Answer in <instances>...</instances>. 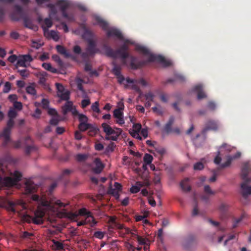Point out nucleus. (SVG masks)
I'll use <instances>...</instances> for the list:
<instances>
[{
  "label": "nucleus",
  "mask_w": 251,
  "mask_h": 251,
  "mask_svg": "<svg viewBox=\"0 0 251 251\" xmlns=\"http://www.w3.org/2000/svg\"><path fill=\"white\" fill-rule=\"evenodd\" d=\"M42 67L46 70L50 72L53 73L57 72V70L52 67L50 63H44L42 64Z\"/></svg>",
  "instance_id": "obj_32"
},
{
  "label": "nucleus",
  "mask_w": 251,
  "mask_h": 251,
  "mask_svg": "<svg viewBox=\"0 0 251 251\" xmlns=\"http://www.w3.org/2000/svg\"><path fill=\"white\" fill-rule=\"evenodd\" d=\"M78 120L80 122V123H87L88 119L86 115L82 114H80L78 116Z\"/></svg>",
  "instance_id": "obj_47"
},
{
  "label": "nucleus",
  "mask_w": 251,
  "mask_h": 251,
  "mask_svg": "<svg viewBox=\"0 0 251 251\" xmlns=\"http://www.w3.org/2000/svg\"><path fill=\"white\" fill-rule=\"evenodd\" d=\"M26 91L28 94L32 95H35L36 94V91L33 86L29 85L26 88Z\"/></svg>",
  "instance_id": "obj_41"
},
{
  "label": "nucleus",
  "mask_w": 251,
  "mask_h": 251,
  "mask_svg": "<svg viewBox=\"0 0 251 251\" xmlns=\"http://www.w3.org/2000/svg\"><path fill=\"white\" fill-rule=\"evenodd\" d=\"M228 205L224 203H222L219 206V210L222 212H225L227 210Z\"/></svg>",
  "instance_id": "obj_64"
},
{
  "label": "nucleus",
  "mask_w": 251,
  "mask_h": 251,
  "mask_svg": "<svg viewBox=\"0 0 251 251\" xmlns=\"http://www.w3.org/2000/svg\"><path fill=\"white\" fill-rule=\"evenodd\" d=\"M153 160L152 156L148 153H146L144 157V161L147 164H150Z\"/></svg>",
  "instance_id": "obj_38"
},
{
  "label": "nucleus",
  "mask_w": 251,
  "mask_h": 251,
  "mask_svg": "<svg viewBox=\"0 0 251 251\" xmlns=\"http://www.w3.org/2000/svg\"><path fill=\"white\" fill-rule=\"evenodd\" d=\"M57 96L61 100L68 101L70 98V92L67 90H65L63 92L57 93Z\"/></svg>",
  "instance_id": "obj_27"
},
{
  "label": "nucleus",
  "mask_w": 251,
  "mask_h": 251,
  "mask_svg": "<svg viewBox=\"0 0 251 251\" xmlns=\"http://www.w3.org/2000/svg\"><path fill=\"white\" fill-rule=\"evenodd\" d=\"M113 226L114 227L118 229L121 230L124 229V225L116 222L115 220H112Z\"/></svg>",
  "instance_id": "obj_59"
},
{
  "label": "nucleus",
  "mask_w": 251,
  "mask_h": 251,
  "mask_svg": "<svg viewBox=\"0 0 251 251\" xmlns=\"http://www.w3.org/2000/svg\"><path fill=\"white\" fill-rule=\"evenodd\" d=\"M97 222L94 219L93 216H88L85 217L84 220H82L77 223L78 226H83L85 225H89L91 227L94 226L96 225Z\"/></svg>",
  "instance_id": "obj_16"
},
{
  "label": "nucleus",
  "mask_w": 251,
  "mask_h": 251,
  "mask_svg": "<svg viewBox=\"0 0 251 251\" xmlns=\"http://www.w3.org/2000/svg\"><path fill=\"white\" fill-rule=\"evenodd\" d=\"M59 116H57L55 117H52L50 121V125L52 126H56L58 125L59 122Z\"/></svg>",
  "instance_id": "obj_42"
},
{
  "label": "nucleus",
  "mask_w": 251,
  "mask_h": 251,
  "mask_svg": "<svg viewBox=\"0 0 251 251\" xmlns=\"http://www.w3.org/2000/svg\"><path fill=\"white\" fill-rule=\"evenodd\" d=\"M55 86L57 89V94L63 92V91L66 90L64 86L60 83H56Z\"/></svg>",
  "instance_id": "obj_53"
},
{
  "label": "nucleus",
  "mask_w": 251,
  "mask_h": 251,
  "mask_svg": "<svg viewBox=\"0 0 251 251\" xmlns=\"http://www.w3.org/2000/svg\"><path fill=\"white\" fill-rule=\"evenodd\" d=\"M52 58L55 62L58 64L59 65L62 66L63 65V62L58 55H53Z\"/></svg>",
  "instance_id": "obj_56"
},
{
  "label": "nucleus",
  "mask_w": 251,
  "mask_h": 251,
  "mask_svg": "<svg viewBox=\"0 0 251 251\" xmlns=\"http://www.w3.org/2000/svg\"><path fill=\"white\" fill-rule=\"evenodd\" d=\"M240 156L241 153L240 152H237L235 154L233 155L227 156V160L225 163L222 164L217 169H214L212 171L213 175H215V174H216V176H218L220 174V172L221 169L229 166L232 160L239 158Z\"/></svg>",
  "instance_id": "obj_9"
},
{
  "label": "nucleus",
  "mask_w": 251,
  "mask_h": 251,
  "mask_svg": "<svg viewBox=\"0 0 251 251\" xmlns=\"http://www.w3.org/2000/svg\"><path fill=\"white\" fill-rule=\"evenodd\" d=\"M92 127V125L87 123H80L78 125V128L81 131H85Z\"/></svg>",
  "instance_id": "obj_34"
},
{
  "label": "nucleus",
  "mask_w": 251,
  "mask_h": 251,
  "mask_svg": "<svg viewBox=\"0 0 251 251\" xmlns=\"http://www.w3.org/2000/svg\"><path fill=\"white\" fill-rule=\"evenodd\" d=\"M92 110L97 114H100L101 112L99 108V102L98 101H95L91 105Z\"/></svg>",
  "instance_id": "obj_36"
},
{
  "label": "nucleus",
  "mask_w": 251,
  "mask_h": 251,
  "mask_svg": "<svg viewBox=\"0 0 251 251\" xmlns=\"http://www.w3.org/2000/svg\"><path fill=\"white\" fill-rule=\"evenodd\" d=\"M128 46L126 44L122 45L119 49L115 50V59L120 58L123 65H126V59H130V67L132 69H137L147 65L146 61H138L137 58L133 56L130 55L128 52Z\"/></svg>",
  "instance_id": "obj_2"
},
{
  "label": "nucleus",
  "mask_w": 251,
  "mask_h": 251,
  "mask_svg": "<svg viewBox=\"0 0 251 251\" xmlns=\"http://www.w3.org/2000/svg\"><path fill=\"white\" fill-rule=\"evenodd\" d=\"M11 89V84L9 82H6L4 86V88L3 89V92L4 93H8L10 90Z\"/></svg>",
  "instance_id": "obj_60"
},
{
  "label": "nucleus",
  "mask_w": 251,
  "mask_h": 251,
  "mask_svg": "<svg viewBox=\"0 0 251 251\" xmlns=\"http://www.w3.org/2000/svg\"><path fill=\"white\" fill-rule=\"evenodd\" d=\"M104 236V232L100 231H96L94 234V237L99 239H102Z\"/></svg>",
  "instance_id": "obj_52"
},
{
  "label": "nucleus",
  "mask_w": 251,
  "mask_h": 251,
  "mask_svg": "<svg viewBox=\"0 0 251 251\" xmlns=\"http://www.w3.org/2000/svg\"><path fill=\"white\" fill-rule=\"evenodd\" d=\"M114 188L109 187L108 192L109 194L112 195L116 199L119 198V192L122 191V186L118 182H115L114 184Z\"/></svg>",
  "instance_id": "obj_15"
},
{
  "label": "nucleus",
  "mask_w": 251,
  "mask_h": 251,
  "mask_svg": "<svg viewBox=\"0 0 251 251\" xmlns=\"http://www.w3.org/2000/svg\"><path fill=\"white\" fill-rule=\"evenodd\" d=\"M94 163L95 167L93 168V172L97 174H100L104 168L103 164L98 158L95 159Z\"/></svg>",
  "instance_id": "obj_20"
},
{
  "label": "nucleus",
  "mask_w": 251,
  "mask_h": 251,
  "mask_svg": "<svg viewBox=\"0 0 251 251\" xmlns=\"http://www.w3.org/2000/svg\"><path fill=\"white\" fill-rule=\"evenodd\" d=\"M79 213L80 215L82 216H85L86 217L88 216L89 215L93 216L92 213L90 212H89L85 208L80 209L79 211Z\"/></svg>",
  "instance_id": "obj_49"
},
{
  "label": "nucleus",
  "mask_w": 251,
  "mask_h": 251,
  "mask_svg": "<svg viewBox=\"0 0 251 251\" xmlns=\"http://www.w3.org/2000/svg\"><path fill=\"white\" fill-rule=\"evenodd\" d=\"M73 103L71 101L68 100L65 104L62 107V110L63 115H66L69 112L72 110Z\"/></svg>",
  "instance_id": "obj_25"
},
{
  "label": "nucleus",
  "mask_w": 251,
  "mask_h": 251,
  "mask_svg": "<svg viewBox=\"0 0 251 251\" xmlns=\"http://www.w3.org/2000/svg\"><path fill=\"white\" fill-rule=\"evenodd\" d=\"M14 108L20 110L22 109L23 105L21 102L15 101L13 104Z\"/></svg>",
  "instance_id": "obj_63"
},
{
  "label": "nucleus",
  "mask_w": 251,
  "mask_h": 251,
  "mask_svg": "<svg viewBox=\"0 0 251 251\" xmlns=\"http://www.w3.org/2000/svg\"><path fill=\"white\" fill-rule=\"evenodd\" d=\"M145 61H147V64L149 62L156 61L161 63L165 67H169L172 65L171 61L166 59L161 55H156L155 54H151L149 57H148V60Z\"/></svg>",
  "instance_id": "obj_11"
},
{
  "label": "nucleus",
  "mask_w": 251,
  "mask_h": 251,
  "mask_svg": "<svg viewBox=\"0 0 251 251\" xmlns=\"http://www.w3.org/2000/svg\"><path fill=\"white\" fill-rule=\"evenodd\" d=\"M52 25V22L50 18H45L42 25V28L44 31L48 30L49 28Z\"/></svg>",
  "instance_id": "obj_28"
},
{
  "label": "nucleus",
  "mask_w": 251,
  "mask_h": 251,
  "mask_svg": "<svg viewBox=\"0 0 251 251\" xmlns=\"http://www.w3.org/2000/svg\"><path fill=\"white\" fill-rule=\"evenodd\" d=\"M174 117L173 116H171L170 117L168 122L165 125L164 127V131L168 133H170L172 131L171 126L174 122Z\"/></svg>",
  "instance_id": "obj_29"
},
{
  "label": "nucleus",
  "mask_w": 251,
  "mask_h": 251,
  "mask_svg": "<svg viewBox=\"0 0 251 251\" xmlns=\"http://www.w3.org/2000/svg\"><path fill=\"white\" fill-rule=\"evenodd\" d=\"M14 9L15 10V13H17L20 16L23 15V10L22 7L18 4H15L14 5Z\"/></svg>",
  "instance_id": "obj_40"
},
{
  "label": "nucleus",
  "mask_w": 251,
  "mask_h": 251,
  "mask_svg": "<svg viewBox=\"0 0 251 251\" xmlns=\"http://www.w3.org/2000/svg\"><path fill=\"white\" fill-rule=\"evenodd\" d=\"M95 19L97 24L99 25L103 30L106 31V35L108 37L114 36L120 40L123 39V36L119 29L115 28L109 29L108 23L100 17L96 16Z\"/></svg>",
  "instance_id": "obj_4"
},
{
  "label": "nucleus",
  "mask_w": 251,
  "mask_h": 251,
  "mask_svg": "<svg viewBox=\"0 0 251 251\" xmlns=\"http://www.w3.org/2000/svg\"><path fill=\"white\" fill-rule=\"evenodd\" d=\"M88 157V155L87 154H81L79 153L77 154L75 158L78 162H83L85 161L87 159Z\"/></svg>",
  "instance_id": "obj_37"
},
{
  "label": "nucleus",
  "mask_w": 251,
  "mask_h": 251,
  "mask_svg": "<svg viewBox=\"0 0 251 251\" xmlns=\"http://www.w3.org/2000/svg\"><path fill=\"white\" fill-rule=\"evenodd\" d=\"M23 21L24 25L25 27L31 29L32 28V23L31 20L27 16H24L23 17Z\"/></svg>",
  "instance_id": "obj_35"
},
{
  "label": "nucleus",
  "mask_w": 251,
  "mask_h": 251,
  "mask_svg": "<svg viewBox=\"0 0 251 251\" xmlns=\"http://www.w3.org/2000/svg\"><path fill=\"white\" fill-rule=\"evenodd\" d=\"M203 168V164L201 162H197L194 165V169L195 170H201Z\"/></svg>",
  "instance_id": "obj_55"
},
{
  "label": "nucleus",
  "mask_w": 251,
  "mask_h": 251,
  "mask_svg": "<svg viewBox=\"0 0 251 251\" xmlns=\"http://www.w3.org/2000/svg\"><path fill=\"white\" fill-rule=\"evenodd\" d=\"M193 91L197 93V98L198 100H201L206 97V95L203 91V87L202 85L198 84L195 86L193 89Z\"/></svg>",
  "instance_id": "obj_19"
},
{
  "label": "nucleus",
  "mask_w": 251,
  "mask_h": 251,
  "mask_svg": "<svg viewBox=\"0 0 251 251\" xmlns=\"http://www.w3.org/2000/svg\"><path fill=\"white\" fill-rule=\"evenodd\" d=\"M14 125L13 119H9L7 122L6 126L4 128L2 132L0 134L1 137L4 138L3 145L6 146L10 141V134L12 127Z\"/></svg>",
  "instance_id": "obj_10"
},
{
  "label": "nucleus",
  "mask_w": 251,
  "mask_h": 251,
  "mask_svg": "<svg viewBox=\"0 0 251 251\" xmlns=\"http://www.w3.org/2000/svg\"><path fill=\"white\" fill-rule=\"evenodd\" d=\"M37 186L34 183L28 180L25 183V193L26 194H31L35 192L36 190Z\"/></svg>",
  "instance_id": "obj_17"
},
{
  "label": "nucleus",
  "mask_w": 251,
  "mask_h": 251,
  "mask_svg": "<svg viewBox=\"0 0 251 251\" xmlns=\"http://www.w3.org/2000/svg\"><path fill=\"white\" fill-rule=\"evenodd\" d=\"M147 101H153L154 95L151 92H149L144 95Z\"/></svg>",
  "instance_id": "obj_50"
},
{
  "label": "nucleus",
  "mask_w": 251,
  "mask_h": 251,
  "mask_svg": "<svg viewBox=\"0 0 251 251\" xmlns=\"http://www.w3.org/2000/svg\"><path fill=\"white\" fill-rule=\"evenodd\" d=\"M124 105L122 104V107L117 108L113 111V116L116 119V123L121 126L125 124L123 112H122V110L124 109Z\"/></svg>",
  "instance_id": "obj_13"
},
{
  "label": "nucleus",
  "mask_w": 251,
  "mask_h": 251,
  "mask_svg": "<svg viewBox=\"0 0 251 251\" xmlns=\"http://www.w3.org/2000/svg\"><path fill=\"white\" fill-rule=\"evenodd\" d=\"M31 199L33 201L37 202L38 206L37 209L35 211L34 216L31 217L27 215H24L23 217V220L27 223L32 222L36 225H41L44 222L43 217L45 215V211L41 209L40 206H47L48 205V201L45 198L40 197L38 195H33Z\"/></svg>",
  "instance_id": "obj_1"
},
{
  "label": "nucleus",
  "mask_w": 251,
  "mask_h": 251,
  "mask_svg": "<svg viewBox=\"0 0 251 251\" xmlns=\"http://www.w3.org/2000/svg\"><path fill=\"white\" fill-rule=\"evenodd\" d=\"M56 4L59 6L62 15L64 18L66 19L69 22L75 21L74 15L73 14L69 15L66 12V10L69 6V3L66 0H58Z\"/></svg>",
  "instance_id": "obj_8"
},
{
  "label": "nucleus",
  "mask_w": 251,
  "mask_h": 251,
  "mask_svg": "<svg viewBox=\"0 0 251 251\" xmlns=\"http://www.w3.org/2000/svg\"><path fill=\"white\" fill-rule=\"evenodd\" d=\"M219 127V125L218 122L210 120L205 124L204 128L202 130V133L205 134L209 130L217 131Z\"/></svg>",
  "instance_id": "obj_14"
},
{
  "label": "nucleus",
  "mask_w": 251,
  "mask_h": 251,
  "mask_svg": "<svg viewBox=\"0 0 251 251\" xmlns=\"http://www.w3.org/2000/svg\"><path fill=\"white\" fill-rule=\"evenodd\" d=\"M112 64L113 66L112 73L117 77L118 83L122 84L125 78L121 73V66L117 64L115 61H113Z\"/></svg>",
  "instance_id": "obj_12"
},
{
  "label": "nucleus",
  "mask_w": 251,
  "mask_h": 251,
  "mask_svg": "<svg viewBox=\"0 0 251 251\" xmlns=\"http://www.w3.org/2000/svg\"><path fill=\"white\" fill-rule=\"evenodd\" d=\"M53 245L52 247L54 250H61L64 249V246L62 243L55 241L54 240H52Z\"/></svg>",
  "instance_id": "obj_33"
},
{
  "label": "nucleus",
  "mask_w": 251,
  "mask_h": 251,
  "mask_svg": "<svg viewBox=\"0 0 251 251\" xmlns=\"http://www.w3.org/2000/svg\"><path fill=\"white\" fill-rule=\"evenodd\" d=\"M101 127L106 134L105 139L107 140L117 141L123 131L122 129L120 128H112L106 123L102 124Z\"/></svg>",
  "instance_id": "obj_6"
},
{
  "label": "nucleus",
  "mask_w": 251,
  "mask_h": 251,
  "mask_svg": "<svg viewBox=\"0 0 251 251\" xmlns=\"http://www.w3.org/2000/svg\"><path fill=\"white\" fill-rule=\"evenodd\" d=\"M56 49L58 53L63 55L66 58H69L71 57V54L67 51L66 49L61 45H57Z\"/></svg>",
  "instance_id": "obj_26"
},
{
  "label": "nucleus",
  "mask_w": 251,
  "mask_h": 251,
  "mask_svg": "<svg viewBox=\"0 0 251 251\" xmlns=\"http://www.w3.org/2000/svg\"><path fill=\"white\" fill-rule=\"evenodd\" d=\"M22 175L16 171L12 175V177H2L0 176V187H11L17 184L21 180Z\"/></svg>",
  "instance_id": "obj_5"
},
{
  "label": "nucleus",
  "mask_w": 251,
  "mask_h": 251,
  "mask_svg": "<svg viewBox=\"0 0 251 251\" xmlns=\"http://www.w3.org/2000/svg\"><path fill=\"white\" fill-rule=\"evenodd\" d=\"M90 103V100L89 98L83 99L81 100V106L84 109L89 105Z\"/></svg>",
  "instance_id": "obj_43"
},
{
  "label": "nucleus",
  "mask_w": 251,
  "mask_h": 251,
  "mask_svg": "<svg viewBox=\"0 0 251 251\" xmlns=\"http://www.w3.org/2000/svg\"><path fill=\"white\" fill-rule=\"evenodd\" d=\"M185 81V77L182 75L180 74H175L174 75V78H169L166 80L165 82V84H167L169 83H172L175 81H179L180 82H183Z\"/></svg>",
  "instance_id": "obj_23"
},
{
  "label": "nucleus",
  "mask_w": 251,
  "mask_h": 251,
  "mask_svg": "<svg viewBox=\"0 0 251 251\" xmlns=\"http://www.w3.org/2000/svg\"><path fill=\"white\" fill-rule=\"evenodd\" d=\"M50 35L55 41H58L59 39V36L57 32L54 30L50 31Z\"/></svg>",
  "instance_id": "obj_51"
},
{
  "label": "nucleus",
  "mask_w": 251,
  "mask_h": 251,
  "mask_svg": "<svg viewBox=\"0 0 251 251\" xmlns=\"http://www.w3.org/2000/svg\"><path fill=\"white\" fill-rule=\"evenodd\" d=\"M18 72L24 78L27 77L29 75V72L26 69L18 70Z\"/></svg>",
  "instance_id": "obj_44"
},
{
  "label": "nucleus",
  "mask_w": 251,
  "mask_h": 251,
  "mask_svg": "<svg viewBox=\"0 0 251 251\" xmlns=\"http://www.w3.org/2000/svg\"><path fill=\"white\" fill-rule=\"evenodd\" d=\"M204 191L208 195H214L215 194V193L211 190L210 186L207 185L204 186Z\"/></svg>",
  "instance_id": "obj_58"
},
{
  "label": "nucleus",
  "mask_w": 251,
  "mask_h": 251,
  "mask_svg": "<svg viewBox=\"0 0 251 251\" xmlns=\"http://www.w3.org/2000/svg\"><path fill=\"white\" fill-rule=\"evenodd\" d=\"M139 131H136V130H132L131 131H130V133L131 134V135L136 138V139H137L139 140H142V137L139 135Z\"/></svg>",
  "instance_id": "obj_45"
},
{
  "label": "nucleus",
  "mask_w": 251,
  "mask_h": 251,
  "mask_svg": "<svg viewBox=\"0 0 251 251\" xmlns=\"http://www.w3.org/2000/svg\"><path fill=\"white\" fill-rule=\"evenodd\" d=\"M251 173V165L249 162L243 163L241 171V178L243 182L241 184V193L244 198L251 195V180L248 175Z\"/></svg>",
  "instance_id": "obj_3"
},
{
  "label": "nucleus",
  "mask_w": 251,
  "mask_h": 251,
  "mask_svg": "<svg viewBox=\"0 0 251 251\" xmlns=\"http://www.w3.org/2000/svg\"><path fill=\"white\" fill-rule=\"evenodd\" d=\"M195 201V204L192 211V215L193 216H196L199 213L198 205L196 198H194Z\"/></svg>",
  "instance_id": "obj_46"
},
{
  "label": "nucleus",
  "mask_w": 251,
  "mask_h": 251,
  "mask_svg": "<svg viewBox=\"0 0 251 251\" xmlns=\"http://www.w3.org/2000/svg\"><path fill=\"white\" fill-rule=\"evenodd\" d=\"M48 6L50 8V16H53L56 14L57 10L53 4H49L48 5Z\"/></svg>",
  "instance_id": "obj_48"
},
{
  "label": "nucleus",
  "mask_w": 251,
  "mask_h": 251,
  "mask_svg": "<svg viewBox=\"0 0 251 251\" xmlns=\"http://www.w3.org/2000/svg\"><path fill=\"white\" fill-rule=\"evenodd\" d=\"M25 63L26 62L24 60V59L23 58L22 56H19V57L17 60V64L16 65V68H17L18 66L25 67H26Z\"/></svg>",
  "instance_id": "obj_39"
},
{
  "label": "nucleus",
  "mask_w": 251,
  "mask_h": 251,
  "mask_svg": "<svg viewBox=\"0 0 251 251\" xmlns=\"http://www.w3.org/2000/svg\"><path fill=\"white\" fill-rule=\"evenodd\" d=\"M42 104L43 108L48 109L49 105V101L47 99H43L42 100Z\"/></svg>",
  "instance_id": "obj_62"
},
{
  "label": "nucleus",
  "mask_w": 251,
  "mask_h": 251,
  "mask_svg": "<svg viewBox=\"0 0 251 251\" xmlns=\"http://www.w3.org/2000/svg\"><path fill=\"white\" fill-rule=\"evenodd\" d=\"M88 46L86 48V51L89 53V54L92 55L96 53H100V50L96 48V44L94 41L88 42Z\"/></svg>",
  "instance_id": "obj_18"
},
{
  "label": "nucleus",
  "mask_w": 251,
  "mask_h": 251,
  "mask_svg": "<svg viewBox=\"0 0 251 251\" xmlns=\"http://www.w3.org/2000/svg\"><path fill=\"white\" fill-rule=\"evenodd\" d=\"M84 32L82 34V38L88 42L93 41V34L92 32L87 28L85 26L83 27Z\"/></svg>",
  "instance_id": "obj_22"
},
{
  "label": "nucleus",
  "mask_w": 251,
  "mask_h": 251,
  "mask_svg": "<svg viewBox=\"0 0 251 251\" xmlns=\"http://www.w3.org/2000/svg\"><path fill=\"white\" fill-rule=\"evenodd\" d=\"M247 217V215L246 213H243L240 218H239L235 220V221L233 223V226H232V228H236L238 226V224L240 223H241L243 220V219H244Z\"/></svg>",
  "instance_id": "obj_31"
},
{
  "label": "nucleus",
  "mask_w": 251,
  "mask_h": 251,
  "mask_svg": "<svg viewBox=\"0 0 251 251\" xmlns=\"http://www.w3.org/2000/svg\"><path fill=\"white\" fill-rule=\"evenodd\" d=\"M48 113L49 115L52 116L53 117L59 116L56 110L55 109L52 108H48Z\"/></svg>",
  "instance_id": "obj_54"
},
{
  "label": "nucleus",
  "mask_w": 251,
  "mask_h": 251,
  "mask_svg": "<svg viewBox=\"0 0 251 251\" xmlns=\"http://www.w3.org/2000/svg\"><path fill=\"white\" fill-rule=\"evenodd\" d=\"M27 208V204L23 200L9 201L7 206V209L13 213L19 212V211L26 209Z\"/></svg>",
  "instance_id": "obj_7"
},
{
  "label": "nucleus",
  "mask_w": 251,
  "mask_h": 251,
  "mask_svg": "<svg viewBox=\"0 0 251 251\" xmlns=\"http://www.w3.org/2000/svg\"><path fill=\"white\" fill-rule=\"evenodd\" d=\"M136 50L144 55H148L149 57L150 56V55L151 54H152V53H151L149 49H148L147 48L142 46H136Z\"/></svg>",
  "instance_id": "obj_30"
},
{
  "label": "nucleus",
  "mask_w": 251,
  "mask_h": 251,
  "mask_svg": "<svg viewBox=\"0 0 251 251\" xmlns=\"http://www.w3.org/2000/svg\"><path fill=\"white\" fill-rule=\"evenodd\" d=\"M102 49L106 56L115 59V50H113L107 44L104 43L102 45Z\"/></svg>",
  "instance_id": "obj_21"
},
{
  "label": "nucleus",
  "mask_w": 251,
  "mask_h": 251,
  "mask_svg": "<svg viewBox=\"0 0 251 251\" xmlns=\"http://www.w3.org/2000/svg\"><path fill=\"white\" fill-rule=\"evenodd\" d=\"M17 116V112L14 109H10L8 113V116L9 119H13Z\"/></svg>",
  "instance_id": "obj_57"
},
{
  "label": "nucleus",
  "mask_w": 251,
  "mask_h": 251,
  "mask_svg": "<svg viewBox=\"0 0 251 251\" xmlns=\"http://www.w3.org/2000/svg\"><path fill=\"white\" fill-rule=\"evenodd\" d=\"M22 57L25 62H30L33 60V58L29 54L23 55Z\"/></svg>",
  "instance_id": "obj_61"
},
{
  "label": "nucleus",
  "mask_w": 251,
  "mask_h": 251,
  "mask_svg": "<svg viewBox=\"0 0 251 251\" xmlns=\"http://www.w3.org/2000/svg\"><path fill=\"white\" fill-rule=\"evenodd\" d=\"M180 187L183 191L189 192L191 190V187L189 184V179L186 178L184 179L180 183Z\"/></svg>",
  "instance_id": "obj_24"
}]
</instances>
